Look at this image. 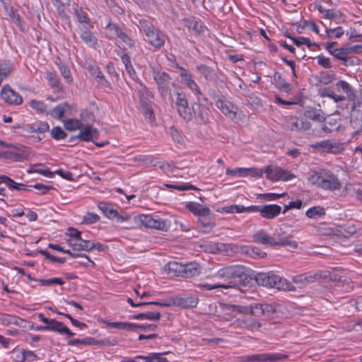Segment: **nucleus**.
I'll return each instance as SVG.
<instances>
[{"label": "nucleus", "instance_id": "obj_1", "mask_svg": "<svg viewBox=\"0 0 362 362\" xmlns=\"http://www.w3.org/2000/svg\"><path fill=\"white\" fill-rule=\"evenodd\" d=\"M216 276L228 281L227 283L217 284H204L203 287L211 291L218 288L225 289L237 288L244 292V288L252 283V279L247 274V267L243 265H231L222 268L216 273Z\"/></svg>", "mask_w": 362, "mask_h": 362}, {"label": "nucleus", "instance_id": "obj_2", "mask_svg": "<svg viewBox=\"0 0 362 362\" xmlns=\"http://www.w3.org/2000/svg\"><path fill=\"white\" fill-rule=\"evenodd\" d=\"M247 274L252 279V281L251 284L247 285L245 287L252 286L254 281H255L259 286H262L267 288H274L278 290L290 289L286 280L273 272H258L255 274L254 276H252L249 274L250 271L247 268Z\"/></svg>", "mask_w": 362, "mask_h": 362}, {"label": "nucleus", "instance_id": "obj_3", "mask_svg": "<svg viewBox=\"0 0 362 362\" xmlns=\"http://www.w3.org/2000/svg\"><path fill=\"white\" fill-rule=\"evenodd\" d=\"M308 180L313 185L325 190L334 191L341 187V184L337 176L328 170L315 172L309 177Z\"/></svg>", "mask_w": 362, "mask_h": 362}, {"label": "nucleus", "instance_id": "obj_4", "mask_svg": "<svg viewBox=\"0 0 362 362\" xmlns=\"http://www.w3.org/2000/svg\"><path fill=\"white\" fill-rule=\"evenodd\" d=\"M14 132L21 136L32 139L34 142H38L42 139L40 134H43L49 130V126L46 122H40L33 124H28L23 126H17L13 127Z\"/></svg>", "mask_w": 362, "mask_h": 362}, {"label": "nucleus", "instance_id": "obj_5", "mask_svg": "<svg viewBox=\"0 0 362 362\" xmlns=\"http://www.w3.org/2000/svg\"><path fill=\"white\" fill-rule=\"evenodd\" d=\"M135 221L139 222L146 228H155L167 231L170 227V221L160 218L159 216L153 215H139L135 216Z\"/></svg>", "mask_w": 362, "mask_h": 362}, {"label": "nucleus", "instance_id": "obj_6", "mask_svg": "<svg viewBox=\"0 0 362 362\" xmlns=\"http://www.w3.org/2000/svg\"><path fill=\"white\" fill-rule=\"evenodd\" d=\"M206 104L202 103L201 98L197 97V102L192 105L193 115L199 124H206L209 122V107L211 105L206 98L202 99Z\"/></svg>", "mask_w": 362, "mask_h": 362}, {"label": "nucleus", "instance_id": "obj_7", "mask_svg": "<svg viewBox=\"0 0 362 362\" xmlns=\"http://www.w3.org/2000/svg\"><path fill=\"white\" fill-rule=\"evenodd\" d=\"M314 149L322 153L338 154L344 150V144L330 139L318 141L311 146Z\"/></svg>", "mask_w": 362, "mask_h": 362}, {"label": "nucleus", "instance_id": "obj_8", "mask_svg": "<svg viewBox=\"0 0 362 362\" xmlns=\"http://www.w3.org/2000/svg\"><path fill=\"white\" fill-rule=\"evenodd\" d=\"M153 78L158 86V91L163 98H165L168 94L170 84L171 83V76L166 72L159 71L153 69Z\"/></svg>", "mask_w": 362, "mask_h": 362}, {"label": "nucleus", "instance_id": "obj_9", "mask_svg": "<svg viewBox=\"0 0 362 362\" xmlns=\"http://www.w3.org/2000/svg\"><path fill=\"white\" fill-rule=\"evenodd\" d=\"M281 211V207L278 204H265L251 206L250 212H259L262 218L273 219L278 216Z\"/></svg>", "mask_w": 362, "mask_h": 362}, {"label": "nucleus", "instance_id": "obj_10", "mask_svg": "<svg viewBox=\"0 0 362 362\" xmlns=\"http://www.w3.org/2000/svg\"><path fill=\"white\" fill-rule=\"evenodd\" d=\"M264 173L267 177L272 181L284 180L288 181L295 177V175L280 167L269 165L266 168Z\"/></svg>", "mask_w": 362, "mask_h": 362}, {"label": "nucleus", "instance_id": "obj_11", "mask_svg": "<svg viewBox=\"0 0 362 362\" xmlns=\"http://www.w3.org/2000/svg\"><path fill=\"white\" fill-rule=\"evenodd\" d=\"M286 358V355L279 354H259L246 356L244 362H277Z\"/></svg>", "mask_w": 362, "mask_h": 362}, {"label": "nucleus", "instance_id": "obj_12", "mask_svg": "<svg viewBox=\"0 0 362 362\" xmlns=\"http://www.w3.org/2000/svg\"><path fill=\"white\" fill-rule=\"evenodd\" d=\"M291 235L282 228H278L275 230L273 238H275V246H291L296 248L298 245L295 241L289 240Z\"/></svg>", "mask_w": 362, "mask_h": 362}, {"label": "nucleus", "instance_id": "obj_13", "mask_svg": "<svg viewBox=\"0 0 362 362\" xmlns=\"http://www.w3.org/2000/svg\"><path fill=\"white\" fill-rule=\"evenodd\" d=\"M1 98L9 104L21 105L23 103L21 96L14 91L9 85H4L1 92Z\"/></svg>", "mask_w": 362, "mask_h": 362}, {"label": "nucleus", "instance_id": "obj_14", "mask_svg": "<svg viewBox=\"0 0 362 362\" xmlns=\"http://www.w3.org/2000/svg\"><path fill=\"white\" fill-rule=\"evenodd\" d=\"M226 173L228 175L234 176V175H236L238 174L240 177H246V176L250 175L252 177H262L264 173V172L262 170L255 168H234V169L228 168L226 170Z\"/></svg>", "mask_w": 362, "mask_h": 362}, {"label": "nucleus", "instance_id": "obj_15", "mask_svg": "<svg viewBox=\"0 0 362 362\" xmlns=\"http://www.w3.org/2000/svg\"><path fill=\"white\" fill-rule=\"evenodd\" d=\"M99 135V131L97 129L93 128L89 124H83V127L80 129V132L77 134V137L81 141H94L95 139H98Z\"/></svg>", "mask_w": 362, "mask_h": 362}, {"label": "nucleus", "instance_id": "obj_16", "mask_svg": "<svg viewBox=\"0 0 362 362\" xmlns=\"http://www.w3.org/2000/svg\"><path fill=\"white\" fill-rule=\"evenodd\" d=\"M362 122V103H354L350 114V124L354 129H358Z\"/></svg>", "mask_w": 362, "mask_h": 362}, {"label": "nucleus", "instance_id": "obj_17", "mask_svg": "<svg viewBox=\"0 0 362 362\" xmlns=\"http://www.w3.org/2000/svg\"><path fill=\"white\" fill-rule=\"evenodd\" d=\"M303 115L309 119L320 123L325 122L327 119L325 114L321 109H317L311 106L305 107Z\"/></svg>", "mask_w": 362, "mask_h": 362}, {"label": "nucleus", "instance_id": "obj_18", "mask_svg": "<svg viewBox=\"0 0 362 362\" xmlns=\"http://www.w3.org/2000/svg\"><path fill=\"white\" fill-rule=\"evenodd\" d=\"M106 29L113 30L115 34L118 38H119L124 43L128 45L130 48L135 47V42L132 38H131L122 28L116 24L110 23L107 26Z\"/></svg>", "mask_w": 362, "mask_h": 362}, {"label": "nucleus", "instance_id": "obj_19", "mask_svg": "<svg viewBox=\"0 0 362 362\" xmlns=\"http://www.w3.org/2000/svg\"><path fill=\"white\" fill-rule=\"evenodd\" d=\"M148 37L147 42L154 48L160 49L165 42V35L158 29L146 35Z\"/></svg>", "mask_w": 362, "mask_h": 362}, {"label": "nucleus", "instance_id": "obj_20", "mask_svg": "<svg viewBox=\"0 0 362 362\" xmlns=\"http://www.w3.org/2000/svg\"><path fill=\"white\" fill-rule=\"evenodd\" d=\"M181 82L186 85L194 94L200 95L202 94L197 83L192 79V74L187 69H182Z\"/></svg>", "mask_w": 362, "mask_h": 362}, {"label": "nucleus", "instance_id": "obj_21", "mask_svg": "<svg viewBox=\"0 0 362 362\" xmlns=\"http://www.w3.org/2000/svg\"><path fill=\"white\" fill-rule=\"evenodd\" d=\"M198 224L200 227V230L203 233H209L213 229L215 226V222L214 220V215L211 212L210 209L209 210V214L206 216H200L198 217Z\"/></svg>", "mask_w": 362, "mask_h": 362}, {"label": "nucleus", "instance_id": "obj_22", "mask_svg": "<svg viewBox=\"0 0 362 362\" xmlns=\"http://www.w3.org/2000/svg\"><path fill=\"white\" fill-rule=\"evenodd\" d=\"M80 37L88 47L95 48L98 46V38L93 32L88 30L84 25L83 28L81 29Z\"/></svg>", "mask_w": 362, "mask_h": 362}, {"label": "nucleus", "instance_id": "obj_23", "mask_svg": "<svg viewBox=\"0 0 362 362\" xmlns=\"http://www.w3.org/2000/svg\"><path fill=\"white\" fill-rule=\"evenodd\" d=\"M252 241L262 245H267L271 247L275 246V238L269 236L263 230H259L252 235Z\"/></svg>", "mask_w": 362, "mask_h": 362}, {"label": "nucleus", "instance_id": "obj_24", "mask_svg": "<svg viewBox=\"0 0 362 362\" xmlns=\"http://www.w3.org/2000/svg\"><path fill=\"white\" fill-rule=\"evenodd\" d=\"M200 269L199 264L196 262L183 264L182 277L191 278L198 276L200 273Z\"/></svg>", "mask_w": 362, "mask_h": 362}, {"label": "nucleus", "instance_id": "obj_25", "mask_svg": "<svg viewBox=\"0 0 362 362\" xmlns=\"http://www.w3.org/2000/svg\"><path fill=\"white\" fill-rule=\"evenodd\" d=\"M183 264L177 262H170L163 267V271L170 276H182Z\"/></svg>", "mask_w": 362, "mask_h": 362}, {"label": "nucleus", "instance_id": "obj_26", "mask_svg": "<svg viewBox=\"0 0 362 362\" xmlns=\"http://www.w3.org/2000/svg\"><path fill=\"white\" fill-rule=\"evenodd\" d=\"M74 240H67V243L69 245L72 247L73 250L76 251H88L90 252L93 251V247H92V241L84 240L81 238V240H79L78 243H76V241L74 242Z\"/></svg>", "mask_w": 362, "mask_h": 362}, {"label": "nucleus", "instance_id": "obj_27", "mask_svg": "<svg viewBox=\"0 0 362 362\" xmlns=\"http://www.w3.org/2000/svg\"><path fill=\"white\" fill-rule=\"evenodd\" d=\"M4 183L10 189H16L18 191H30L31 189L24 187L25 185L22 183H17L13 180L10 178L9 177L4 175H0V184Z\"/></svg>", "mask_w": 362, "mask_h": 362}, {"label": "nucleus", "instance_id": "obj_28", "mask_svg": "<svg viewBox=\"0 0 362 362\" xmlns=\"http://www.w3.org/2000/svg\"><path fill=\"white\" fill-rule=\"evenodd\" d=\"M216 106L226 115L233 117L236 115V111L238 110V107L233 105L229 101H223L222 100H218L216 102Z\"/></svg>", "mask_w": 362, "mask_h": 362}, {"label": "nucleus", "instance_id": "obj_29", "mask_svg": "<svg viewBox=\"0 0 362 362\" xmlns=\"http://www.w3.org/2000/svg\"><path fill=\"white\" fill-rule=\"evenodd\" d=\"M250 209L251 206L245 207L243 205L233 204L219 208L217 209V211L222 214L250 213Z\"/></svg>", "mask_w": 362, "mask_h": 362}, {"label": "nucleus", "instance_id": "obj_30", "mask_svg": "<svg viewBox=\"0 0 362 362\" xmlns=\"http://www.w3.org/2000/svg\"><path fill=\"white\" fill-rule=\"evenodd\" d=\"M273 77L276 83V86L280 90L286 93H290L291 91L292 86L285 81L279 72L275 71L274 73Z\"/></svg>", "mask_w": 362, "mask_h": 362}, {"label": "nucleus", "instance_id": "obj_31", "mask_svg": "<svg viewBox=\"0 0 362 362\" xmlns=\"http://www.w3.org/2000/svg\"><path fill=\"white\" fill-rule=\"evenodd\" d=\"M186 208L194 215L198 216H206L209 214V209L208 207L203 206L202 204L195 202H188L186 204Z\"/></svg>", "mask_w": 362, "mask_h": 362}, {"label": "nucleus", "instance_id": "obj_32", "mask_svg": "<svg viewBox=\"0 0 362 362\" xmlns=\"http://www.w3.org/2000/svg\"><path fill=\"white\" fill-rule=\"evenodd\" d=\"M98 207L103 214L110 219L115 220L117 216V211L114 209L112 204L107 202H100Z\"/></svg>", "mask_w": 362, "mask_h": 362}, {"label": "nucleus", "instance_id": "obj_33", "mask_svg": "<svg viewBox=\"0 0 362 362\" xmlns=\"http://www.w3.org/2000/svg\"><path fill=\"white\" fill-rule=\"evenodd\" d=\"M238 325L241 327L245 328L249 330L259 329L261 327L262 324L257 322L252 317H243L238 319Z\"/></svg>", "mask_w": 362, "mask_h": 362}, {"label": "nucleus", "instance_id": "obj_34", "mask_svg": "<svg viewBox=\"0 0 362 362\" xmlns=\"http://www.w3.org/2000/svg\"><path fill=\"white\" fill-rule=\"evenodd\" d=\"M73 10L79 23L88 24L90 28H93V24L90 21L86 13L81 7H79L77 4H74Z\"/></svg>", "mask_w": 362, "mask_h": 362}, {"label": "nucleus", "instance_id": "obj_35", "mask_svg": "<svg viewBox=\"0 0 362 362\" xmlns=\"http://www.w3.org/2000/svg\"><path fill=\"white\" fill-rule=\"evenodd\" d=\"M241 252L252 258H264L267 256L266 252H262L259 248L257 247L243 246L241 247Z\"/></svg>", "mask_w": 362, "mask_h": 362}, {"label": "nucleus", "instance_id": "obj_36", "mask_svg": "<svg viewBox=\"0 0 362 362\" xmlns=\"http://www.w3.org/2000/svg\"><path fill=\"white\" fill-rule=\"evenodd\" d=\"M28 173H37L48 177H52L54 175L47 168L45 167L43 164L38 163L31 165L30 169L28 170Z\"/></svg>", "mask_w": 362, "mask_h": 362}, {"label": "nucleus", "instance_id": "obj_37", "mask_svg": "<svg viewBox=\"0 0 362 362\" xmlns=\"http://www.w3.org/2000/svg\"><path fill=\"white\" fill-rule=\"evenodd\" d=\"M196 69L206 80L211 81L215 79L216 77L215 71L204 64H199L196 67Z\"/></svg>", "mask_w": 362, "mask_h": 362}, {"label": "nucleus", "instance_id": "obj_38", "mask_svg": "<svg viewBox=\"0 0 362 362\" xmlns=\"http://www.w3.org/2000/svg\"><path fill=\"white\" fill-rule=\"evenodd\" d=\"M160 312H147L134 315L132 318L135 320L147 319L152 321H158L160 319Z\"/></svg>", "mask_w": 362, "mask_h": 362}, {"label": "nucleus", "instance_id": "obj_39", "mask_svg": "<svg viewBox=\"0 0 362 362\" xmlns=\"http://www.w3.org/2000/svg\"><path fill=\"white\" fill-rule=\"evenodd\" d=\"M305 215L310 218H319L325 215V209L320 206H316L308 209Z\"/></svg>", "mask_w": 362, "mask_h": 362}, {"label": "nucleus", "instance_id": "obj_40", "mask_svg": "<svg viewBox=\"0 0 362 362\" xmlns=\"http://www.w3.org/2000/svg\"><path fill=\"white\" fill-rule=\"evenodd\" d=\"M69 107V105L67 103L59 104L50 111L49 115L55 119H60Z\"/></svg>", "mask_w": 362, "mask_h": 362}, {"label": "nucleus", "instance_id": "obj_41", "mask_svg": "<svg viewBox=\"0 0 362 362\" xmlns=\"http://www.w3.org/2000/svg\"><path fill=\"white\" fill-rule=\"evenodd\" d=\"M64 126L68 131H75L83 127V124L76 119H67L64 121Z\"/></svg>", "mask_w": 362, "mask_h": 362}, {"label": "nucleus", "instance_id": "obj_42", "mask_svg": "<svg viewBox=\"0 0 362 362\" xmlns=\"http://www.w3.org/2000/svg\"><path fill=\"white\" fill-rule=\"evenodd\" d=\"M317 78L320 83L327 85L335 79V74L332 72L321 71Z\"/></svg>", "mask_w": 362, "mask_h": 362}, {"label": "nucleus", "instance_id": "obj_43", "mask_svg": "<svg viewBox=\"0 0 362 362\" xmlns=\"http://www.w3.org/2000/svg\"><path fill=\"white\" fill-rule=\"evenodd\" d=\"M183 22L187 28L194 30L197 33L203 32V25L201 23L189 18H184Z\"/></svg>", "mask_w": 362, "mask_h": 362}, {"label": "nucleus", "instance_id": "obj_44", "mask_svg": "<svg viewBox=\"0 0 362 362\" xmlns=\"http://www.w3.org/2000/svg\"><path fill=\"white\" fill-rule=\"evenodd\" d=\"M177 110L179 115L186 122H189L192 119V113L188 103L177 107Z\"/></svg>", "mask_w": 362, "mask_h": 362}, {"label": "nucleus", "instance_id": "obj_45", "mask_svg": "<svg viewBox=\"0 0 362 362\" xmlns=\"http://www.w3.org/2000/svg\"><path fill=\"white\" fill-rule=\"evenodd\" d=\"M325 18L332 20L336 23L339 24L344 21L342 13L335 9H328Z\"/></svg>", "mask_w": 362, "mask_h": 362}, {"label": "nucleus", "instance_id": "obj_46", "mask_svg": "<svg viewBox=\"0 0 362 362\" xmlns=\"http://www.w3.org/2000/svg\"><path fill=\"white\" fill-rule=\"evenodd\" d=\"M103 323L105 324L108 327L130 331L131 322H110L107 320H103Z\"/></svg>", "mask_w": 362, "mask_h": 362}, {"label": "nucleus", "instance_id": "obj_47", "mask_svg": "<svg viewBox=\"0 0 362 362\" xmlns=\"http://www.w3.org/2000/svg\"><path fill=\"white\" fill-rule=\"evenodd\" d=\"M140 103L144 111V115H145V117L150 118L153 114V111L150 104V101L148 99L144 98L143 96H141Z\"/></svg>", "mask_w": 362, "mask_h": 362}, {"label": "nucleus", "instance_id": "obj_48", "mask_svg": "<svg viewBox=\"0 0 362 362\" xmlns=\"http://www.w3.org/2000/svg\"><path fill=\"white\" fill-rule=\"evenodd\" d=\"M95 343V338L86 337L84 339H75L69 340L67 344L69 346H78V345H93Z\"/></svg>", "mask_w": 362, "mask_h": 362}, {"label": "nucleus", "instance_id": "obj_49", "mask_svg": "<svg viewBox=\"0 0 362 362\" xmlns=\"http://www.w3.org/2000/svg\"><path fill=\"white\" fill-rule=\"evenodd\" d=\"M157 329L156 325H139L136 323H131L130 331H154Z\"/></svg>", "mask_w": 362, "mask_h": 362}, {"label": "nucleus", "instance_id": "obj_50", "mask_svg": "<svg viewBox=\"0 0 362 362\" xmlns=\"http://www.w3.org/2000/svg\"><path fill=\"white\" fill-rule=\"evenodd\" d=\"M47 78L49 81V86L52 88H57L58 91L62 90V86H60V83L55 73L51 71L47 72Z\"/></svg>", "mask_w": 362, "mask_h": 362}, {"label": "nucleus", "instance_id": "obj_51", "mask_svg": "<svg viewBox=\"0 0 362 362\" xmlns=\"http://www.w3.org/2000/svg\"><path fill=\"white\" fill-rule=\"evenodd\" d=\"M327 272H325L324 277L329 276L330 281L333 282H341L342 284H350L351 282L349 279L344 276H339L336 273H329V275L327 274Z\"/></svg>", "mask_w": 362, "mask_h": 362}, {"label": "nucleus", "instance_id": "obj_52", "mask_svg": "<svg viewBox=\"0 0 362 362\" xmlns=\"http://www.w3.org/2000/svg\"><path fill=\"white\" fill-rule=\"evenodd\" d=\"M50 134L55 140L64 139L67 136V134L59 126L53 127L50 132Z\"/></svg>", "mask_w": 362, "mask_h": 362}, {"label": "nucleus", "instance_id": "obj_53", "mask_svg": "<svg viewBox=\"0 0 362 362\" xmlns=\"http://www.w3.org/2000/svg\"><path fill=\"white\" fill-rule=\"evenodd\" d=\"M198 303V299L194 297L181 298L179 304L184 308H194Z\"/></svg>", "mask_w": 362, "mask_h": 362}, {"label": "nucleus", "instance_id": "obj_54", "mask_svg": "<svg viewBox=\"0 0 362 362\" xmlns=\"http://www.w3.org/2000/svg\"><path fill=\"white\" fill-rule=\"evenodd\" d=\"M30 106L40 113H47V105L44 102L37 100H32Z\"/></svg>", "mask_w": 362, "mask_h": 362}, {"label": "nucleus", "instance_id": "obj_55", "mask_svg": "<svg viewBox=\"0 0 362 362\" xmlns=\"http://www.w3.org/2000/svg\"><path fill=\"white\" fill-rule=\"evenodd\" d=\"M336 86L343 90V91L348 95V98H354L355 94L353 92L350 85L345 81H339L336 83Z\"/></svg>", "mask_w": 362, "mask_h": 362}, {"label": "nucleus", "instance_id": "obj_56", "mask_svg": "<svg viewBox=\"0 0 362 362\" xmlns=\"http://www.w3.org/2000/svg\"><path fill=\"white\" fill-rule=\"evenodd\" d=\"M20 356H21V358L16 359V361L23 362L26 359H28L30 361H34L37 358V355L33 351H26L25 349H22Z\"/></svg>", "mask_w": 362, "mask_h": 362}, {"label": "nucleus", "instance_id": "obj_57", "mask_svg": "<svg viewBox=\"0 0 362 362\" xmlns=\"http://www.w3.org/2000/svg\"><path fill=\"white\" fill-rule=\"evenodd\" d=\"M3 322L4 324H7V325L13 324V325H21V322H25V321L24 320H23L22 318L16 317V316L5 315L3 318Z\"/></svg>", "mask_w": 362, "mask_h": 362}, {"label": "nucleus", "instance_id": "obj_58", "mask_svg": "<svg viewBox=\"0 0 362 362\" xmlns=\"http://www.w3.org/2000/svg\"><path fill=\"white\" fill-rule=\"evenodd\" d=\"M63 325V322L57 321L54 319H50L49 322L47 325V331H54L59 333L60 329Z\"/></svg>", "mask_w": 362, "mask_h": 362}, {"label": "nucleus", "instance_id": "obj_59", "mask_svg": "<svg viewBox=\"0 0 362 362\" xmlns=\"http://www.w3.org/2000/svg\"><path fill=\"white\" fill-rule=\"evenodd\" d=\"M356 230L354 225L341 228L338 232L339 235L344 238H348L356 233Z\"/></svg>", "mask_w": 362, "mask_h": 362}, {"label": "nucleus", "instance_id": "obj_60", "mask_svg": "<svg viewBox=\"0 0 362 362\" xmlns=\"http://www.w3.org/2000/svg\"><path fill=\"white\" fill-rule=\"evenodd\" d=\"M342 51L347 53V55L352 53H362V45H356L353 46L344 45L342 47Z\"/></svg>", "mask_w": 362, "mask_h": 362}, {"label": "nucleus", "instance_id": "obj_61", "mask_svg": "<svg viewBox=\"0 0 362 362\" xmlns=\"http://www.w3.org/2000/svg\"><path fill=\"white\" fill-rule=\"evenodd\" d=\"M68 231L70 233H66V235L70 237L69 240H74V242L76 241V243H78L79 240H81V232L76 228L69 227L68 228Z\"/></svg>", "mask_w": 362, "mask_h": 362}, {"label": "nucleus", "instance_id": "obj_62", "mask_svg": "<svg viewBox=\"0 0 362 362\" xmlns=\"http://www.w3.org/2000/svg\"><path fill=\"white\" fill-rule=\"evenodd\" d=\"M140 28L144 30L146 36L156 29L151 23L146 20H140Z\"/></svg>", "mask_w": 362, "mask_h": 362}, {"label": "nucleus", "instance_id": "obj_63", "mask_svg": "<svg viewBox=\"0 0 362 362\" xmlns=\"http://www.w3.org/2000/svg\"><path fill=\"white\" fill-rule=\"evenodd\" d=\"M92 75L95 77L98 82H101L105 86H109V82L105 79L104 74L100 71L98 68H93L92 69Z\"/></svg>", "mask_w": 362, "mask_h": 362}, {"label": "nucleus", "instance_id": "obj_64", "mask_svg": "<svg viewBox=\"0 0 362 362\" xmlns=\"http://www.w3.org/2000/svg\"><path fill=\"white\" fill-rule=\"evenodd\" d=\"M59 69L62 76L64 77L65 81L67 83H71L72 81V77H71V72H70V70L68 68V66L64 64H62L59 66Z\"/></svg>", "mask_w": 362, "mask_h": 362}]
</instances>
